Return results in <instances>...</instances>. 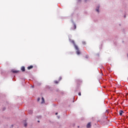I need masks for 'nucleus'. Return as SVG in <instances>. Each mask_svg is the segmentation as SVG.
Masks as SVG:
<instances>
[{"mask_svg":"<svg viewBox=\"0 0 128 128\" xmlns=\"http://www.w3.org/2000/svg\"><path fill=\"white\" fill-rule=\"evenodd\" d=\"M42 102H41V104H44V97H42Z\"/></svg>","mask_w":128,"mask_h":128,"instance_id":"obj_8","label":"nucleus"},{"mask_svg":"<svg viewBox=\"0 0 128 128\" xmlns=\"http://www.w3.org/2000/svg\"><path fill=\"white\" fill-rule=\"evenodd\" d=\"M74 28H76V25H74Z\"/></svg>","mask_w":128,"mask_h":128,"instance_id":"obj_16","label":"nucleus"},{"mask_svg":"<svg viewBox=\"0 0 128 128\" xmlns=\"http://www.w3.org/2000/svg\"><path fill=\"white\" fill-rule=\"evenodd\" d=\"M78 96H82V94L80 92L78 93Z\"/></svg>","mask_w":128,"mask_h":128,"instance_id":"obj_13","label":"nucleus"},{"mask_svg":"<svg viewBox=\"0 0 128 128\" xmlns=\"http://www.w3.org/2000/svg\"><path fill=\"white\" fill-rule=\"evenodd\" d=\"M124 18H126V16H124Z\"/></svg>","mask_w":128,"mask_h":128,"instance_id":"obj_20","label":"nucleus"},{"mask_svg":"<svg viewBox=\"0 0 128 128\" xmlns=\"http://www.w3.org/2000/svg\"><path fill=\"white\" fill-rule=\"evenodd\" d=\"M100 8V7L96 9V11H97L98 12H100V10H98Z\"/></svg>","mask_w":128,"mask_h":128,"instance_id":"obj_9","label":"nucleus"},{"mask_svg":"<svg viewBox=\"0 0 128 128\" xmlns=\"http://www.w3.org/2000/svg\"><path fill=\"white\" fill-rule=\"evenodd\" d=\"M88 0H85V2H87Z\"/></svg>","mask_w":128,"mask_h":128,"instance_id":"obj_19","label":"nucleus"},{"mask_svg":"<svg viewBox=\"0 0 128 128\" xmlns=\"http://www.w3.org/2000/svg\"><path fill=\"white\" fill-rule=\"evenodd\" d=\"M62 80V77L59 78V80Z\"/></svg>","mask_w":128,"mask_h":128,"instance_id":"obj_14","label":"nucleus"},{"mask_svg":"<svg viewBox=\"0 0 128 128\" xmlns=\"http://www.w3.org/2000/svg\"><path fill=\"white\" fill-rule=\"evenodd\" d=\"M21 70L22 72H25L26 71V68H24V66H22V67H21Z\"/></svg>","mask_w":128,"mask_h":128,"instance_id":"obj_5","label":"nucleus"},{"mask_svg":"<svg viewBox=\"0 0 128 128\" xmlns=\"http://www.w3.org/2000/svg\"><path fill=\"white\" fill-rule=\"evenodd\" d=\"M12 72H13V74H18L20 72V70H12Z\"/></svg>","mask_w":128,"mask_h":128,"instance_id":"obj_2","label":"nucleus"},{"mask_svg":"<svg viewBox=\"0 0 128 128\" xmlns=\"http://www.w3.org/2000/svg\"><path fill=\"white\" fill-rule=\"evenodd\" d=\"M92 126V125L90 124V122H88L86 125V128H90Z\"/></svg>","mask_w":128,"mask_h":128,"instance_id":"obj_6","label":"nucleus"},{"mask_svg":"<svg viewBox=\"0 0 128 128\" xmlns=\"http://www.w3.org/2000/svg\"><path fill=\"white\" fill-rule=\"evenodd\" d=\"M40 98H38V102H40Z\"/></svg>","mask_w":128,"mask_h":128,"instance_id":"obj_15","label":"nucleus"},{"mask_svg":"<svg viewBox=\"0 0 128 128\" xmlns=\"http://www.w3.org/2000/svg\"><path fill=\"white\" fill-rule=\"evenodd\" d=\"M56 115L58 114V112H56Z\"/></svg>","mask_w":128,"mask_h":128,"instance_id":"obj_17","label":"nucleus"},{"mask_svg":"<svg viewBox=\"0 0 128 128\" xmlns=\"http://www.w3.org/2000/svg\"><path fill=\"white\" fill-rule=\"evenodd\" d=\"M55 84H58V81H54Z\"/></svg>","mask_w":128,"mask_h":128,"instance_id":"obj_11","label":"nucleus"},{"mask_svg":"<svg viewBox=\"0 0 128 128\" xmlns=\"http://www.w3.org/2000/svg\"><path fill=\"white\" fill-rule=\"evenodd\" d=\"M72 44H73L76 50H78V46H76V43L74 42V41L72 40Z\"/></svg>","mask_w":128,"mask_h":128,"instance_id":"obj_1","label":"nucleus"},{"mask_svg":"<svg viewBox=\"0 0 128 128\" xmlns=\"http://www.w3.org/2000/svg\"><path fill=\"white\" fill-rule=\"evenodd\" d=\"M122 114H124V111L122 110H120L119 112L120 116H122Z\"/></svg>","mask_w":128,"mask_h":128,"instance_id":"obj_4","label":"nucleus"},{"mask_svg":"<svg viewBox=\"0 0 128 128\" xmlns=\"http://www.w3.org/2000/svg\"><path fill=\"white\" fill-rule=\"evenodd\" d=\"M38 122H40V120H38Z\"/></svg>","mask_w":128,"mask_h":128,"instance_id":"obj_18","label":"nucleus"},{"mask_svg":"<svg viewBox=\"0 0 128 128\" xmlns=\"http://www.w3.org/2000/svg\"><path fill=\"white\" fill-rule=\"evenodd\" d=\"M28 114H32V110H29L28 111Z\"/></svg>","mask_w":128,"mask_h":128,"instance_id":"obj_10","label":"nucleus"},{"mask_svg":"<svg viewBox=\"0 0 128 128\" xmlns=\"http://www.w3.org/2000/svg\"><path fill=\"white\" fill-rule=\"evenodd\" d=\"M34 68V66H28V70H32V68Z\"/></svg>","mask_w":128,"mask_h":128,"instance_id":"obj_7","label":"nucleus"},{"mask_svg":"<svg viewBox=\"0 0 128 128\" xmlns=\"http://www.w3.org/2000/svg\"><path fill=\"white\" fill-rule=\"evenodd\" d=\"M76 54H80V50H78V49H76Z\"/></svg>","mask_w":128,"mask_h":128,"instance_id":"obj_3","label":"nucleus"},{"mask_svg":"<svg viewBox=\"0 0 128 128\" xmlns=\"http://www.w3.org/2000/svg\"><path fill=\"white\" fill-rule=\"evenodd\" d=\"M24 126L26 127V126H28V124H24Z\"/></svg>","mask_w":128,"mask_h":128,"instance_id":"obj_12","label":"nucleus"}]
</instances>
